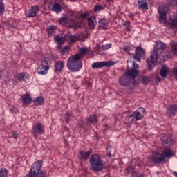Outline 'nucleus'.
Here are the masks:
<instances>
[{"mask_svg": "<svg viewBox=\"0 0 177 177\" xmlns=\"http://www.w3.org/2000/svg\"><path fill=\"white\" fill-rule=\"evenodd\" d=\"M165 49V44L164 43L159 42L156 44L153 52L151 53L150 57H149L146 62L148 70L149 71H151L154 66H156L159 53H161Z\"/></svg>", "mask_w": 177, "mask_h": 177, "instance_id": "obj_1", "label": "nucleus"}, {"mask_svg": "<svg viewBox=\"0 0 177 177\" xmlns=\"http://www.w3.org/2000/svg\"><path fill=\"white\" fill-rule=\"evenodd\" d=\"M66 66L72 73H78L82 68V61H81V55L75 54L71 56L66 62Z\"/></svg>", "mask_w": 177, "mask_h": 177, "instance_id": "obj_2", "label": "nucleus"}, {"mask_svg": "<svg viewBox=\"0 0 177 177\" xmlns=\"http://www.w3.org/2000/svg\"><path fill=\"white\" fill-rule=\"evenodd\" d=\"M175 153L171 149L168 148H165L162 153L160 152H153L152 153V161L155 162V164H164L165 161H167L166 158H169V157H174Z\"/></svg>", "mask_w": 177, "mask_h": 177, "instance_id": "obj_3", "label": "nucleus"}, {"mask_svg": "<svg viewBox=\"0 0 177 177\" xmlns=\"http://www.w3.org/2000/svg\"><path fill=\"white\" fill-rule=\"evenodd\" d=\"M91 169L93 172H102L104 169V164L102 157L97 154L91 155L89 159Z\"/></svg>", "mask_w": 177, "mask_h": 177, "instance_id": "obj_4", "label": "nucleus"}, {"mask_svg": "<svg viewBox=\"0 0 177 177\" xmlns=\"http://www.w3.org/2000/svg\"><path fill=\"white\" fill-rule=\"evenodd\" d=\"M146 115V110L145 108H139L136 110L129 117V121L131 124H135L137 121L142 120V118Z\"/></svg>", "mask_w": 177, "mask_h": 177, "instance_id": "obj_5", "label": "nucleus"}, {"mask_svg": "<svg viewBox=\"0 0 177 177\" xmlns=\"http://www.w3.org/2000/svg\"><path fill=\"white\" fill-rule=\"evenodd\" d=\"M50 69V59L49 58H44L41 62V64L37 68V74L39 75H46L48 71Z\"/></svg>", "mask_w": 177, "mask_h": 177, "instance_id": "obj_6", "label": "nucleus"}, {"mask_svg": "<svg viewBox=\"0 0 177 177\" xmlns=\"http://www.w3.org/2000/svg\"><path fill=\"white\" fill-rule=\"evenodd\" d=\"M119 84L121 86L129 88V89H135L136 87V82L131 81V77L123 75L119 79Z\"/></svg>", "mask_w": 177, "mask_h": 177, "instance_id": "obj_7", "label": "nucleus"}, {"mask_svg": "<svg viewBox=\"0 0 177 177\" xmlns=\"http://www.w3.org/2000/svg\"><path fill=\"white\" fill-rule=\"evenodd\" d=\"M59 24L62 26H66V24H68L69 27H72V28H80L81 26L77 23V21H74V19L71 18L67 17V16H64L58 19Z\"/></svg>", "mask_w": 177, "mask_h": 177, "instance_id": "obj_8", "label": "nucleus"}, {"mask_svg": "<svg viewBox=\"0 0 177 177\" xmlns=\"http://www.w3.org/2000/svg\"><path fill=\"white\" fill-rule=\"evenodd\" d=\"M32 133L34 138H38V135H44L45 133V127L42 123L37 122L32 127Z\"/></svg>", "mask_w": 177, "mask_h": 177, "instance_id": "obj_9", "label": "nucleus"}, {"mask_svg": "<svg viewBox=\"0 0 177 177\" xmlns=\"http://www.w3.org/2000/svg\"><path fill=\"white\" fill-rule=\"evenodd\" d=\"M114 62L111 61H102L98 62H93L91 65V68L93 70L96 68H103V67H113L114 66Z\"/></svg>", "mask_w": 177, "mask_h": 177, "instance_id": "obj_10", "label": "nucleus"}, {"mask_svg": "<svg viewBox=\"0 0 177 177\" xmlns=\"http://www.w3.org/2000/svg\"><path fill=\"white\" fill-rule=\"evenodd\" d=\"M169 9L167 6H160L158 8V13H159V21L160 23H166L167 21V14Z\"/></svg>", "mask_w": 177, "mask_h": 177, "instance_id": "obj_11", "label": "nucleus"}, {"mask_svg": "<svg viewBox=\"0 0 177 177\" xmlns=\"http://www.w3.org/2000/svg\"><path fill=\"white\" fill-rule=\"evenodd\" d=\"M38 13H39V6L38 5H35L31 6L26 13V16L28 18L36 17Z\"/></svg>", "mask_w": 177, "mask_h": 177, "instance_id": "obj_12", "label": "nucleus"}, {"mask_svg": "<svg viewBox=\"0 0 177 177\" xmlns=\"http://www.w3.org/2000/svg\"><path fill=\"white\" fill-rule=\"evenodd\" d=\"M145 52V49H143L141 46H138L136 48V54L133 56L134 60H137V62H140V58L145 57V56H146Z\"/></svg>", "mask_w": 177, "mask_h": 177, "instance_id": "obj_13", "label": "nucleus"}, {"mask_svg": "<svg viewBox=\"0 0 177 177\" xmlns=\"http://www.w3.org/2000/svg\"><path fill=\"white\" fill-rule=\"evenodd\" d=\"M177 114V105L170 104L167 106L166 110V115L167 117H175Z\"/></svg>", "mask_w": 177, "mask_h": 177, "instance_id": "obj_14", "label": "nucleus"}, {"mask_svg": "<svg viewBox=\"0 0 177 177\" xmlns=\"http://www.w3.org/2000/svg\"><path fill=\"white\" fill-rule=\"evenodd\" d=\"M126 74L127 75H128V77H129V78H130V80L131 78L132 80H135L136 77H138V74H139V71L135 68L129 69L127 68V71L126 72Z\"/></svg>", "mask_w": 177, "mask_h": 177, "instance_id": "obj_15", "label": "nucleus"}, {"mask_svg": "<svg viewBox=\"0 0 177 177\" xmlns=\"http://www.w3.org/2000/svg\"><path fill=\"white\" fill-rule=\"evenodd\" d=\"M87 23L89 28L91 30H94L95 27H96V24H97V21H96V17L91 16L87 19Z\"/></svg>", "mask_w": 177, "mask_h": 177, "instance_id": "obj_16", "label": "nucleus"}, {"mask_svg": "<svg viewBox=\"0 0 177 177\" xmlns=\"http://www.w3.org/2000/svg\"><path fill=\"white\" fill-rule=\"evenodd\" d=\"M64 62L63 61H58L57 62L55 63L54 65V71L55 73H59L60 71H62V70H63V68H64Z\"/></svg>", "mask_w": 177, "mask_h": 177, "instance_id": "obj_17", "label": "nucleus"}, {"mask_svg": "<svg viewBox=\"0 0 177 177\" xmlns=\"http://www.w3.org/2000/svg\"><path fill=\"white\" fill-rule=\"evenodd\" d=\"M138 9H142V10H149V3L146 0H138Z\"/></svg>", "mask_w": 177, "mask_h": 177, "instance_id": "obj_18", "label": "nucleus"}, {"mask_svg": "<svg viewBox=\"0 0 177 177\" xmlns=\"http://www.w3.org/2000/svg\"><path fill=\"white\" fill-rule=\"evenodd\" d=\"M99 27L102 30H107V28H109V20L104 18L100 19Z\"/></svg>", "mask_w": 177, "mask_h": 177, "instance_id": "obj_19", "label": "nucleus"}, {"mask_svg": "<svg viewBox=\"0 0 177 177\" xmlns=\"http://www.w3.org/2000/svg\"><path fill=\"white\" fill-rule=\"evenodd\" d=\"M22 103L24 104H30L32 103V98L30 96V94L26 93L22 96Z\"/></svg>", "mask_w": 177, "mask_h": 177, "instance_id": "obj_20", "label": "nucleus"}, {"mask_svg": "<svg viewBox=\"0 0 177 177\" xmlns=\"http://www.w3.org/2000/svg\"><path fill=\"white\" fill-rule=\"evenodd\" d=\"M87 121L92 125H96L99 120H97V116H96V115H90L89 117L87 118Z\"/></svg>", "mask_w": 177, "mask_h": 177, "instance_id": "obj_21", "label": "nucleus"}, {"mask_svg": "<svg viewBox=\"0 0 177 177\" xmlns=\"http://www.w3.org/2000/svg\"><path fill=\"white\" fill-rule=\"evenodd\" d=\"M160 140L162 142V145H168V146H171L172 145V139L171 138L167 136V135L163 136Z\"/></svg>", "mask_w": 177, "mask_h": 177, "instance_id": "obj_22", "label": "nucleus"}, {"mask_svg": "<svg viewBox=\"0 0 177 177\" xmlns=\"http://www.w3.org/2000/svg\"><path fill=\"white\" fill-rule=\"evenodd\" d=\"M35 106H42L45 103V98L42 96H39L33 100Z\"/></svg>", "mask_w": 177, "mask_h": 177, "instance_id": "obj_23", "label": "nucleus"}, {"mask_svg": "<svg viewBox=\"0 0 177 177\" xmlns=\"http://www.w3.org/2000/svg\"><path fill=\"white\" fill-rule=\"evenodd\" d=\"M55 39L58 44V49L62 48L63 44H64V38L58 35L55 37Z\"/></svg>", "mask_w": 177, "mask_h": 177, "instance_id": "obj_24", "label": "nucleus"}, {"mask_svg": "<svg viewBox=\"0 0 177 177\" xmlns=\"http://www.w3.org/2000/svg\"><path fill=\"white\" fill-rule=\"evenodd\" d=\"M57 27H56V26L55 25H50L49 26L47 27V32L48 34L49 37H51V35H53V34L55 32V31H56Z\"/></svg>", "mask_w": 177, "mask_h": 177, "instance_id": "obj_25", "label": "nucleus"}, {"mask_svg": "<svg viewBox=\"0 0 177 177\" xmlns=\"http://www.w3.org/2000/svg\"><path fill=\"white\" fill-rule=\"evenodd\" d=\"M167 75H168V70H167V67H165V66H162L161 69L160 70V75L162 78H167Z\"/></svg>", "mask_w": 177, "mask_h": 177, "instance_id": "obj_26", "label": "nucleus"}, {"mask_svg": "<svg viewBox=\"0 0 177 177\" xmlns=\"http://www.w3.org/2000/svg\"><path fill=\"white\" fill-rule=\"evenodd\" d=\"M80 154L82 160H88L91 156V151L84 152V151H81Z\"/></svg>", "mask_w": 177, "mask_h": 177, "instance_id": "obj_27", "label": "nucleus"}, {"mask_svg": "<svg viewBox=\"0 0 177 177\" xmlns=\"http://www.w3.org/2000/svg\"><path fill=\"white\" fill-rule=\"evenodd\" d=\"M53 10L55 12V13H60L62 12V6L59 3L54 4Z\"/></svg>", "mask_w": 177, "mask_h": 177, "instance_id": "obj_28", "label": "nucleus"}, {"mask_svg": "<svg viewBox=\"0 0 177 177\" xmlns=\"http://www.w3.org/2000/svg\"><path fill=\"white\" fill-rule=\"evenodd\" d=\"M24 80V73H21L17 76H15V82L16 84H18V82H20V81Z\"/></svg>", "mask_w": 177, "mask_h": 177, "instance_id": "obj_29", "label": "nucleus"}, {"mask_svg": "<svg viewBox=\"0 0 177 177\" xmlns=\"http://www.w3.org/2000/svg\"><path fill=\"white\" fill-rule=\"evenodd\" d=\"M125 171L127 172V174H131L133 176L135 174L136 169L134 166L130 165L125 169Z\"/></svg>", "mask_w": 177, "mask_h": 177, "instance_id": "obj_30", "label": "nucleus"}, {"mask_svg": "<svg viewBox=\"0 0 177 177\" xmlns=\"http://www.w3.org/2000/svg\"><path fill=\"white\" fill-rule=\"evenodd\" d=\"M141 82L143 84V85H147L150 83V77L143 76L141 79Z\"/></svg>", "mask_w": 177, "mask_h": 177, "instance_id": "obj_31", "label": "nucleus"}, {"mask_svg": "<svg viewBox=\"0 0 177 177\" xmlns=\"http://www.w3.org/2000/svg\"><path fill=\"white\" fill-rule=\"evenodd\" d=\"M112 46L113 44H111V43H108L106 44L102 45L100 46V49H102V50H109V49H111Z\"/></svg>", "mask_w": 177, "mask_h": 177, "instance_id": "obj_32", "label": "nucleus"}, {"mask_svg": "<svg viewBox=\"0 0 177 177\" xmlns=\"http://www.w3.org/2000/svg\"><path fill=\"white\" fill-rule=\"evenodd\" d=\"M88 52H89V49H88L87 48H85V47H82L79 50V53H80V55H82V56H85V55H86V53H88Z\"/></svg>", "mask_w": 177, "mask_h": 177, "instance_id": "obj_33", "label": "nucleus"}, {"mask_svg": "<svg viewBox=\"0 0 177 177\" xmlns=\"http://www.w3.org/2000/svg\"><path fill=\"white\" fill-rule=\"evenodd\" d=\"M104 8H106V6L97 5L94 8V12H100V11L104 10Z\"/></svg>", "mask_w": 177, "mask_h": 177, "instance_id": "obj_34", "label": "nucleus"}, {"mask_svg": "<svg viewBox=\"0 0 177 177\" xmlns=\"http://www.w3.org/2000/svg\"><path fill=\"white\" fill-rule=\"evenodd\" d=\"M5 12V5H3V1L0 0V16H2Z\"/></svg>", "mask_w": 177, "mask_h": 177, "instance_id": "obj_35", "label": "nucleus"}, {"mask_svg": "<svg viewBox=\"0 0 177 177\" xmlns=\"http://www.w3.org/2000/svg\"><path fill=\"white\" fill-rule=\"evenodd\" d=\"M8 176V170L5 168L0 169V177Z\"/></svg>", "mask_w": 177, "mask_h": 177, "instance_id": "obj_36", "label": "nucleus"}, {"mask_svg": "<svg viewBox=\"0 0 177 177\" xmlns=\"http://www.w3.org/2000/svg\"><path fill=\"white\" fill-rule=\"evenodd\" d=\"M7 26H9V27H10L11 28H16L17 26L16 24H15V22L12 21H8L6 22Z\"/></svg>", "mask_w": 177, "mask_h": 177, "instance_id": "obj_37", "label": "nucleus"}, {"mask_svg": "<svg viewBox=\"0 0 177 177\" xmlns=\"http://www.w3.org/2000/svg\"><path fill=\"white\" fill-rule=\"evenodd\" d=\"M77 127L82 128V129H85V123L83 122V120H78Z\"/></svg>", "mask_w": 177, "mask_h": 177, "instance_id": "obj_38", "label": "nucleus"}, {"mask_svg": "<svg viewBox=\"0 0 177 177\" xmlns=\"http://www.w3.org/2000/svg\"><path fill=\"white\" fill-rule=\"evenodd\" d=\"M124 27H125V30H127V31H130V30H131V29H129V27H130V26H131V22H129V21H125V22L124 23Z\"/></svg>", "mask_w": 177, "mask_h": 177, "instance_id": "obj_39", "label": "nucleus"}, {"mask_svg": "<svg viewBox=\"0 0 177 177\" xmlns=\"http://www.w3.org/2000/svg\"><path fill=\"white\" fill-rule=\"evenodd\" d=\"M70 41L71 42H77L78 41V37L76 35H71L70 36Z\"/></svg>", "mask_w": 177, "mask_h": 177, "instance_id": "obj_40", "label": "nucleus"}, {"mask_svg": "<svg viewBox=\"0 0 177 177\" xmlns=\"http://www.w3.org/2000/svg\"><path fill=\"white\" fill-rule=\"evenodd\" d=\"M24 82H30V75L24 74Z\"/></svg>", "mask_w": 177, "mask_h": 177, "instance_id": "obj_41", "label": "nucleus"}, {"mask_svg": "<svg viewBox=\"0 0 177 177\" xmlns=\"http://www.w3.org/2000/svg\"><path fill=\"white\" fill-rule=\"evenodd\" d=\"M122 50L124 52H130L131 51V47L129 46H125L122 47Z\"/></svg>", "mask_w": 177, "mask_h": 177, "instance_id": "obj_42", "label": "nucleus"}, {"mask_svg": "<svg viewBox=\"0 0 177 177\" xmlns=\"http://www.w3.org/2000/svg\"><path fill=\"white\" fill-rule=\"evenodd\" d=\"M11 135H12V138H14V139H17V138H19V133L16 131H12L11 133Z\"/></svg>", "mask_w": 177, "mask_h": 177, "instance_id": "obj_43", "label": "nucleus"}, {"mask_svg": "<svg viewBox=\"0 0 177 177\" xmlns=\"http://www.w3.org/2000/svg\"><path fill=\"white\" fill-rule=\"evenodd\" d=\"M88 16H89L88 12H84L80 15V17H82V19H87Z\"/></svg>", "mask_w": 177, "mask_h": 177, "instance_id": "obj_44", "label": "nucleus"}, {"mask_svg": "<svg viewBox=\"0 0 177 177\" xmlns=\"http://www.w3.org/2000/svg\"><path fill=\"white\" fill-rule=\"evenodd\" d=\"M133 176H134V177H143V174H142V173H136L135 171V173L133 174Z\"/></svg>", "mask_w": 177, "mask_h": 177, "instance_id": "obj_45", "label": "nucleus"}, {"mask_svg": "<svg viewBox=\"0 0 177 177\" xmlns=\"http://www.w3.org/2000/svg\"><path fill=\"white\" fill-rule=\"evenodd\" d=\"M136 15H138V13L137 12H130L129 14V17L130 18V19H132L133 17H135V16H136Z\"/></svg>", "mask_w": 177, "mask_h": 177, "instance_id": "obj_46", "label": "nucleus"}, {"mask_svg": "<svg viewBox=\"0 0 177 177\" xmlns=\"http://www.w3.org/2000/svg\"><path fill=\"white\" fill-rule=\"evenodd\" d=\"M67 50H68V46H64V47L62 49L61 52H62V53H66V52Z\"/></svg>", "mask_w": 177, "mask_h": 177, "instance_id": "obj_47", "label": "nucleus"}, {"mask_svg": "<svg viewBox=\"0 0 177 177\" xmlns=\"http://www.w3.org/2000/svg\"><path fill=\"white\" fill-rule=\"evenodd\" d=\"M70 117H73V115H71V113H67V114H66V122H68V118H70Z\"/></svg>", "mask_w": 177, "mask_h": 177, "instance_id": "obj_48", "label": "nucleus"}, {"mask_svg": "<svg viewBox=\"0 0 177 177\" xmlns=\"http://www.w3.org/2000/svg\"><path fill=\"white\" fill-rule=\"evenodd\" d=\"M133 68H134V70L139 68V65L136 64L135 63H133Z\"/></svg>", "mask_w": 177, "mask_h": 177, "instance_id": "obj_49", "label": "nucleus"}, {"mask_svg": "<svg viewBox=\"0 0 177 177\" xmlns=\"http://www.w3.org/2000/svg\"><path fill=\"white\" fill-rule=\"evenodd\" d=\"M173 175H174V176L177 177V172L176 171H174L173 172Z\"/></svg>", "mask_w": 177, "mask_h": 177, "instance_id": "obj_50", "label": "nucleus"}, {"mask_svg": "<svg viewBox=\"0 0 177 177\" xmlns=\"http://www.w3.org/2000/svg\"><path fill=\"white\" fill-rule=\"evenodd\" d=\"M156 81H158V82H160V81H161V79H160V77H156Z\"/></svg>", "mask_w": 177, "mask_h": 177, "instance_id": "obj_51", "label": "nucleus"}, {"mask_svg": "<svg viewBox=\"0 0 177 177\" xmlns=\"http://www.w3.org/2000/svg\"><path fill=\"white\" fill-rule=\"evenodd\" d=\"M114 0H107V2H113Z\"/></svg>", "mask_w": 177, "mask_h": 177, "instance_id": "obj_52", "label": "nucleus"}, {"mask_svg": "<svg viewBox=\"0 0 177 177\" xmlns=\"http://www.w3.org/2000/svg\"><path fill=\"white\" fill-rule=\"evenodd\" d=\"M108 157H111V155H110V153L107 154Z\"/></svg>", "mask_w": 177, "mask_h": 177, "instance_id": "obj_53", "label": "nucleus"}, {"mask_svg": "<svg viewBox=\"0 0 177 177\" xmlns=\"http://www.w3.org/2000/svg\"><path fill=\"white\" fill-rule=\"evenodd\" d=\"M105 128H106V129L109 128V127H107V124H105Z\"/></svg>", "mask_w": 177, "mask_h": 177, "instance_id": "obj_54", "label": "nucleus"}, {"mask_svg": "<svg viewBox=\"0 0 177 177\" xmlns=\"http://www.w3.org/2000/svg\"><path fill=\"white\" fill-rule=\"evenodd\" d=\"M1 74H2V72L0 71V77H1Z\"/></svg>", "mask_w": 177, "mask_h": 177, "instance_id": "obj_55", "label": "nucleus"}, {"mask_svg": "<svg viewBox=\"0 0 177 177\" xmlns=\"http://www.w3.org/2000/svg\"><path fill=\"white\" fill-rule=\"evenodd\" d=\"M0 28H1V25H0Z\"/></svg>", "mask_w": 177, "mask_h": 177, "instance_id": "obj_56", "label": "nucleus"}]
</instances>
